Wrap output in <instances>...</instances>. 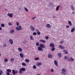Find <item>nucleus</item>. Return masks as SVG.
<instances>
[{
  "label": "nucleus",
  "instance_id": "obj_41",
  "mask_svg": "<svg viewBox=\"0 0 75 75\" xmlns=\"http://www.w3.org/2000/svg\"><path fill=\"white\" fill-rule=\"evenodd\" d=\"M33 34L34 35H37V33H36L35 32H34Z\"/></svg>",
  "mask_w": 75,
  "mask_h": 75
},
{
  "label": "nucleus",
  "instance_id": "obj_1",
  "mask_svg": "<svg viewBox=\"0 0 75 75\" xmlns=\"http://www.w3.org/2000/svg\"><path fill=\"white\" fill-rule=\"evenodd\" d=\"M25 71V69L24 67H22L20 69L19 71V73L20 74H21L23 73V71Z\"/></svg>",
  "mask_w": 75,
  "mask_h": 75
},
{
  "label": "nucleus",
  "instance_id": "obj_43",
  "mask_svg": "<svg viewBox=\"0 0 75 75\" xmlns=\"http://www.w3.org/2000/svg\"><path fill=\"white\" fill-rule=\"evenodd\" d=\"M64 58H65V59H67L68 58V57H67V56H65Z\"/></svg>",
  "mask_w": 75,
  "mask_h": 75
},
{
  "label": "nucleus",
  "instance_id": "obj_58",
  "mask_svg": "<svg viewBox=\"0 0 75 75\" xmlns=\"http://www.w3.org/2000/svg\"><path fill=\"white\" fill-rule=\"evenodd\" d=\"M10 75H12V74H10Z\"/></svg>",
  "mask_w": 75,
  "mask_h": 75
},
{
  "label": "nucleus",
  "instance_id": "obj_47",
  "mask_svg": "<svg viewBox=\"0 0 75 75\" xmlns=\"http://www.w3.org/2000/svg\"><path fill=\"white\" fill-rule=\"evenodd\" d=\"M6 74L7 75H10V73L9 72H6Z\"/></svg>",
  "mask_w": 75,
  "mask_h": 75
},
{
  "label": "nucleus",
  "instance_id": "obj_22",
  "mask_svg": "<svg viewBox=\"0 0 75 75\" xmlns=\"http://www.w3.org/2000/svg\"><path fill=\"white\" fill-rule=\"evenodd\" d=\"M75 31V28H73L71 30V33H73V32H74Z\"/></svg>",
  "mask_w": 75,
  "mask_h": 75
},
{
  "label": "nucleus",
  "instance_id": "obj_21",
  "mask_svg": "<svg viewBox=\"0 0 75 75\" xmlns=\"http://www.w3.org/2000/svg\"><path fill=\"white\" fill-rule=\"evenodd\" d=\"M48 58H51L52 57V55L50 54H49L48 55Z\"/></svg>",
  "mask_w": 75,
  "mask_h": 75
},
{
  "label": "nucleus",
  "instance_id": "obj_6",
  "mask_svg": "<svg viewBox=\"0 0 75 75\" xmlns=\"http://www.w3.org/2000/svg\"><path fill=\"white\" fill-rule=\"evenodd\" d=\"M59 48H60V49H61V50H64V49H65V47H62V46L61 45L59 46Z\"/></svg>",
  "mask_w": 75,
  "mask_h": 75
},
{
  "label": "nucleus",
  "instance_id": "obj_26",
  "mask_svg": "<svg viewBox=\"0 0 75 75\" xmlns=\"http://www.w3.org/2000/svg\"><path fill=\"white\" fill-rule=\"evenodd\" d=\"M14 59L13 58H11V62H14Z\"/></svg>",
  "mask_w": 75,
  "mask_h": 75
},
{
  "label": "nucleus",
  "instance_id": "obj_2",
  "mask_svg": "<svg viewBox=\"0 0 75 75\" xmlns=\"http://www.w3.org/2000/svg\"><path fill=\"white\" fill-rule=\"evenodd\" d=\"M21 26H18L17 27H16V29L17 31H20L22 30V29L21 28Z\"/></svg>",
  "mask_w": 75,
  "mask_h": 75
},
{
  "label": "nucleus",
  "instance_id": "obj_17",
  "mask_svg": "<svg viewBox=\"0 0 75 75\" xmlns=\"http://www.w3.org/2000/svg\"><path fill=\"white\" fill-rule=\"evenodd\" d=\"M63 52H64L65 54H68V52H67V51L66 50H64L63 51Z\"/></svg>",
  "mask_w": 75,
  "mask_h": 75
},
{
  "label": "nucleus",
  "instance_id": "obj_42",
  "mask_svg": "<svg viewBox=\"0 0 75 75\" xmlns=\"http://www.w3.org/2000/svg\"><path fill=\"white\" fill-rule=\"evenodd\" d=\"M8 24L9 25H12V23L10 22H9L8 23Z\"/></svg>",
  "mask_w": 75,
  "mask_h": 75
},
{
  "label": "nucleus",
  "instance_id": "obj_51",
  "mask_svg": "<svg viewBox=\"0 0 75 75\" xmlns=\"http://www.w3.org/2000/svg\"><path fill=\"white\" fill-rule=\"evenodd\" d=\"M36 31L37 32V33L39 32V30L38 29H36Z\"/></svg>",
  "mask_w": 75,
  "mask_h": 75
},
{
  "label": "nucleus",
  "instance_id": "obj_29",
  "mask_svg": "<svg viewBox=\"0 0 75 75\" xmlns=\"http://www.w3.org/2000/svg\"><path fill=\"white\" fill-rule=\"evenodd\" d=\"M30 38L31 40H33V37L32 35L30 36Z\"/></svg>",
  "mask_w": 75,
  "mask_h": 75
},
{
  "label": "nucleus",
  "instance_id": "obj_4",
  "mask_svg": "<svg viewBox=\"0 0 75 75\" xmlns=\"http://www.w3.org/2000/svg\"><path fill=\"white\" fill-rule=\"evenodd\" d=\"M30 28L31 29V31H34V30H35V28H34V27L33 26L31 25L30 26Z\"/></svg>",
  "mask_w": 75,
  "mask_h": 75
},
{
  "label": "nucleus",
  "instance_id": "obj_8",
  "mask_svg": "<svg viewBox=\"0 0 75 75\" xmlns=\"http://www.w3.org/2000/svg\"><path fill=\"white\" fill-rule=\"evenodd\" d=\"M46 27L47 28H51V25L49 24H47L46 25Z\"/></svg>",
  "mask_w": 75,
  "mask_h": 75
},
{
  "label": "nucleus",
  "instance_id": "obj_14",
  "mask_svg": "<svg viewBox=\"0 0 75 75\" xmlns=\"http://www.w3.org/2000/svg\"><path fill=\"white\" fill-rule=\"evenodd\" d=\"M54 64L55 65H56L57 67H58V63L57 62V61L56 60H54Z\"/></svg>",
  "mask_w": 75,
  "mask_h": 75
},
{
  "label": "nucleus",
  "instance_id": "obj_36",
  "mask_svg": "<svg viewBox=\"0 0 75 75\" xmlns=\"http://www.w3.org/2000/svg\"><path fill=\"white\" fill-rule=\"evenodd\" d=\"M4 61L5 62H7L8 61V59H4Z\"/></svg>",
  "mask_w": 75,
  "mask_h": 75
},
{
  "label": "nucleus",
  "instance_id": "obj_12",
  "mask_svg": "<svg viewBox=\"0 0 75 75\" xmlns=\"http://www.w3.org/2000/svg\"><path fill=\"white\" fill-rule=\"evenodd\" d=\"M36 66L37 67L38 66H40V65H41V63L39 62H37V63L36 64Z\"/></svg>",
  "mask_w": 75,
  "mask_h": 75
},
{
  "label": "nucleus",
  "instance_id": "obj_15",
  "mask_svg": "<svg viewBox=\"0 0 75 75\" xmlns=\"http://www.w3.org/2000/svg\"><path fill=\"white\" fill-rule=\"evenodd\" d=\"M68 24L70 25V26H72V23L71 22V21H68Z\"/></svg>",
  "mask_w": 75,
  "mask_h": 75
},
{
  "label": "nucleus",
  "instance_id": "obj_32",
  "mask_svg": "<svg viewBox=\"0 0 75 75\" xmlns=\"http://www.w3.org/2000/svg\"><path fill=\"white\" fill-rule=\"evenodd\" d=\"M7 71V72H11V71L10 70V69H7L6 70Z\"/></svg>",
  "mask_w": 75,
  "mask_h": 75
},
{
  "label": "nucleus",
  "instance_id": "obj_44",
  "mask_svg": "<svg viewBox=\"0 0 75 75\" xmlns=\"http://www.w3.org/2000/svg\"><path fill=\"white\" fill-rule=\"evenodd\" d=\"M45 39H46V40H48V36H46L45 37Z\"/></svg>",
  "mask_w": 75,
  "mask_h": 75
},
{
  "label": "nucleus",
  "instance_id": "obj_24",
  "mask_svg": "<svg viewBox=\"0 0 75 75\" xmlns=\"http://www.w3.org/2000/svg\"><path fill=\"white\" fill-rule=\"evenodd\" d=\"M12 73L13 74V75H15L16 74V71L15 70H12Z\"/></svg>",
  "mask_w": 75,
  "mask_h": 75
},
{
  "label": "nucleus",
  "instance_id": "obj_39",
  "mask_svg": "<svg viewBox=\"0 0 75 75\" xmlns=\"http://www.w3.org/2000/svg\"><path fill=\"white\" fill-rule=\"evenodd\" d=\"M37 33L38 35H40V34H41V33L39 31L37 32Z\"/></svg>",
  "mask_w": 75,
  "mask_h": 75
},
{
  "label": "nucleus",
  "instance_id": "obj_20",
  "mask_svg": "<svg viewBox=\"0 0 75 75\" xmlns=\"http://www.w3.org/2000/svg\"><path fill=\"white\" fill-rule=\"evenodd\" d=\"M10 31V34H13V33H14V30H11Z\"/></svg>",
  "mask_w": 75,
  "mask_h": 75
},
{
  "label": "nucleus",
  "instance_id": "obj_23",
  "mask_svg": "<svg viewBox=\"0 0 75 75\" xmlns=\"http://www.w3.org/2000/svg\"><path fill=\"white\" fill-rule=\"evenodd\" d=\"M22 65H23V66H27V64H26L25 63H22Z\"/></svg>",
  "mask_w": 75,
  "mask_h": 75
},
{
  "label": "nucleus",
  "instance_id": "obj_27",
  "mask_svg": "<svg viewBox=\"0 0 75 75\" xmlns=\"http://www.w3.org/2000/svg\"><path fill=\"white\" fill-rule=\"evenodd\" d=\"M58 56L59 57V58L61 57V53H59L58 54Z\"/></svg>",
  "mask_w": 75,
  "mask_h": 75
},
{
  "label": "nucleus",
  "instance_id": "obj_57",
  "mask_svg": "<svg viewBox=\"0 0 75 75\" xmlns=\"http://www.w3.org/2000/svg\"><path fill=\"white\" fill-rule=\"evenodd\" d=\"M0 56H1V54L0 53Z\"/></svg>",
  "mask_w": 75,
  "mask_h": 75
},
{
  "label": "nucleus",
  "instance_id": "obj_56",
  "mask_svg": "<svg viewBox=\"0 0 75 75\" xmlns=\"http://www.w3.org/2000/svg\"><path fill=\"white\" fill-rule=\"evenodd\" d=\"M53 17H54V18H55V16H53Z\"/></svg>",
  "mask_w": 75,
  "mask_h": 75
},
{
  "label": "nucleus",
  "instance_id": "obj_7",
  "mask_svg": "<svg viewBox=\"0 0 75 75\" xmlns=\"http://www.w3.org/2000/svg\"><path fill=\"white\" fill-rule=\"evenodd\" d=\"M38 50L39 51H43V49L42 48V47H38Z\"/></svg>",
  "mask_w": 75,
  "mask_h": 75
},
{
  "label": "nucleus",
  "instance_id": "obj_50",
  "mask_svg": "<svg viewBox=\"0 0 75 75\" xmlns=\"http://www.w3.org/2000/svg\"><path fill=\"white\" fill-rule=\"evenodd\" d=\"M67 28H69V25H67Z\"/></svg>",
  "mask_w": 75,
  "mask_h": 75
},
{
  "label": "nucleus",
  "instance_id": "obj_52",
  "mask_svg": "<svg viewBox=\"0 0 75 75\" xmlns=\"http://www.w3.org/2000/svg\"><path fill=\"white\" fill-rule=\"evenodd\" d=\"M51 72H54V70H53V69H52L51 70Z\"/></svg>",
  "mask_w": 75,
  "mask_h": 75
},
{
  "label": "nucleus",
  "instance_id": "obj_54",
  "mask_svg": "<svg viewBox=\"0 0 75 75\" xmlns=\"http://www.w3.org/2000/svg\"><path fill=\"white\" fill-rule=\"evenodd\" d=\"M0 30H2V28L0 27Z\"/></svg>",
  "mask_w": 75,
  "mask_h": 75
},
{
  "label": "nucleus",
  "instance_id": "obj_55",
  "mask_svg": "<svg viewBox=\"0 0 75 75\" xmlns=\"http://www.w3.org/2000/svg\"><path fill=\"white\" fill-rule=\"evenodd\" d=\"M74 12H72V14H74Z\"/></svg>",
  "mask_w": 75,
  "mask_h": 75
},
{
  "label": "nucleus",
  "instance_id": "obj_38",
  "mask_svg": "<svg viewBox=\"0 0 75 75\" xmlns=\"http://www.w3.org/2000/svg\"><path fill=\"white\" fill-rule=\"evenodd\" d=\"M71 8L72 9V10H75V9H74V8L73 7V6L72 5L71 6Z\"/></svg>",
  "mask_w": 75,
  "mask_h": 75
},
{
  "label": "nucleus",
  "instance_id": "obj_34",
  "mask_svg": "<svg viewBox=\"0 0 75 75\" xmlns=\"http://www.w3.org/2000/svg\"><path fill=\"white\" fill-rule=\"evenodd\" d=\"M3 46L4 47H7V44H4Z\"/></svg>",
  "mask_w": 75,
  "mask_h": 75
},
{
  "label": "nucleus",
  "instance_id": "obj_5",
  "mask_svg": "<svg viewBox=\"0 0 75 75\" xmlns=\"http://www.w3.org/2000/svg\"><path fill=\"white\" fill-rule=\"evenodd\" d=\"M7 16L9 17H13V13H8L7 14Z\"/></svg>",
  "mask_w": 75,
  "mask_h": 75
},
{
  "label": "nucleus",
  "instance_id": "obj_40",
  "mask_svg": "<svg viewBox=\"0 0 75 75\" xmlns=\"http://www.w3.org/2000/svg\"><path fill=\"white\" fill-rule=\"evenodd\" d=\"M3 74V71H0V75H1Z\"/></svg>",
  "mask_w": 75,
  "mask_h": 75
},
{
  "label": "nucleus",
  "instance_id": "obj_11",
  "mask_svg": "<svg viewBox=\"0 0 75 75\" xmlns=\"http://www.w3.org/2000/svg\"><path fill=\"white\" fill-rule=\"evenodd\" d=\"M39 47H41V48H44V45L43 44H40Z\"/></svg>",
  "mask_w": 75,
  "mask_h": 75
},
{
  "label": "nucleus",
  "instance_id": "obj_30",
  "mask_svg": "<svg viewBox=\"0 0 75 75\" xmlns=\"http://www.w3.org/2000/svg\"><path fill=\"white\" fill-rule=\"evenodd\" d=\"M36 46H39L40 44H39V42H36Z\"/></svg>",
  "mask_w": 75,
  "mask_h": 75
},
{
  "label": "nucleus",
  "instance_id": "obj_28",
  "mask_svg": "<svg viewBox=\"0 0 75 75\" xmlns=\"http://www.w3.org/2000/svg\"><path fill=\"white\" fill-rule=\"evenodd\" d=\"M59 6H58L56 8V11H58L59 10Z\"/></svg>",
  "mask_w": 75,
  "mask_h": 75
},
{
  "label": "nucleus",
  "instance_id": "obj_45",
  "mask_svg": "<svg viewBox=\"0 0 75 75\" xmlns=\"http://www.w3.org/2000/svg\"><path fill=\"white\" fill-rule=\"evenodd\" d=\"M63 42H64V41H61L60 42V44H62Z\"/></svg>",
  "mask_w": 75,
  "mask_h": 75
},
{
  "label": "nucleus",
  "instance_id": "obj_33",
  "mask_svg": "<svg viewBox=\"0 0 75 75\" xmlns=\"http://www.w3.org/2000/svg\"><path fill=\"white\" fill-rule=\"evenodd\" d=\"M33 68L34 69H37V67H36V66L35 65L33 66Z\"/></svg>",
  "mask_w": 75,
  "mask_h": 75
},
{
  "label": "nucleus",
  "instance_id": "obj_35",
  "mask_svg": "<svg viewBox=\"0 0 75 75\" xmlns=\"http://www.w3.org/2000/svg\"><path fill=\"white\" fill-rule=\"evenodd\" d=\"M1 27H4V26H5V25L3 24H1Z\"/></svg>",
  "mask_w": 75,
  "mask_h": 75
},
{
  "label": "nucleus",
  "instance_id": "obj_18",
  "mask_svg": "<svg viewBox=\"0 0 75 75\" xmlns=\"http://www.w3.org/2000/svg\"><path fill=\"white\" fill-rule=\"evenodd\" d=\"M20 57H21V58H23V53H20Z\"/></svg>",
  "mask_w": 75,
  "mask_h": 75
},
{
  "label": "nucleus",
  "instance_id": "obj_53",
  "mask_svg": "<svg viewBox=\"0 0 75 75\" xmlns=\"http://www.w3.org/2000/svg\"><path fill=\"white\" fill-rule=\"evenodd\" d=\"M15 73L16 74L18 73V71H17V70H16V71L15 72Z\"/></svg>",
  "mask_w": 75,
  "mask_h": 75
},
{
  "label": "nucleus",
  "instance_id": "obj_48",
  "mask_svg": "<svg viewBox=\"0 0 75 75\" xmlns=\"http://www.w3.org/2000/svg\"><path fill=\"white\" fill-rule=\"evenodd\" d=\"M16 25H17V26H18V25H19V23L17 22H16Z\"/></svg>",
  "mask_w": 75,
  "mask_h": 75
},
{
  "label": "nucleus",
  "instance_id": "obj_13",
  "mask_svg": "<svg viewBox=\"0 0 75 75\" xmlns=\"http://www.w3.org/2000/svg\"><path fill=\"white\" fill-rule=\"evenodd\" d=\"M50 47H52V48H53V47H55L54 44L53 43H50Z\"/></svg>",
  "mask_w": 75,
  "mask_h": 75
},
{
  "label": "nucleus",
  "instance_id": "obj_10",
  "mask_svg": "<svg viewBox=\"0 0 75 75\" xmlns=\"http://www.w3.org/2000/svg\"><path fill=\"white\" fill-rule=\"evenodd\" d=\"M74 59L71 57L69 59H68V61H74Z\"/></svg>",
  "mask_w": 75,
  "mask_h": 75
},
{
  "label": "nucleus",
  "instance_id": "obj_37",
  "mask_svg": "<svg viewBox=\"0 0 75 75\" xmlns=\"http://www.w3.org/2000/svg\"><path fill=\"white\" fill-rule=\"evenodd\" d=\"M55 50V47H53L52 49V51H54Z\"/></svg>",
  "mask_w": 75,
  "mask_h": 75
},
{
  "label": "nucleus",
  "instance_id": "obj_16",
  "mask_svg": "<svg viewBox=\"0 0 75 75\" xmlns=\"http://www.w3.org/2000/svg\"><path fill=\"white\" fill-rule=\"evenodd\" d=\"M18 49L19 51H20V52H22V51H23V49H22L21 48H18Z\"/></svg>",
  "mask_w": 75,
  "mask_h": 75
},
{
  "label": "nucleus",
  "instance_id": "obj_46",
  "mask_svg": "<svg viewBox=\"0 0 75 75\" xmlns=\"http://www.w3.org/2000/svg\"><path fill=\"white\" fill-rule=\"evenodd\" d=\"M35 60H38L39 59V58H37L35 59Z\"/></svg>",
  "mask_w": 75,
  "mask_h": 75
},
{
  "label": "nucleus",
  "instance_id": "obj_19",
  "mask_svg": "<svg viewBox=\"0 0 75 75\" xmlns=\"http://www.w3.org/2000/svg\"><path fill=\"white\" fill-rule=\"evenodd\" d=\"M40 42H43V43H45V41L44 40H40Z\"/></svg>",
  "mask_w": 75,
  "mask_h": 75
},
{
  "label": "nucleus",
  "instance_id": "obj_9",
  "mask_svg": "<svg viewBox=\"0 0 75 75\" xmlns=\"http://www.w3.org/2000/svg\"><path fill=\"white\" fill-rule=\"evenodd\" d=\"M9 42L10 44H11V45H12V44H13V40L10 39L9 40Z\"/></svg>",
  "mask_w": 75,
  "mask_h": 75
},
{
  "label": "nucleus",
  "instance_id": "obj_59",
  "mask_svg": "<svg viewBox=\"0 0 75 75\" xmlns=\"http://www.w3.org/2000/svg\"><path fill=\"white\" fill-rule=\"evenodd\" d=\"M6 10L7 9H6Z\"/></svg>",
  "mask_w": 75,
  "mask_h": 75
},
{
  "label": "nucleus",
  "instance_id": "obj_25",
  "mask_svg": "<svg viewBox=\"0 0 75 75\" xmlns=\"http://www.w3.org/2000/svg\"><path fill=\"white\" fill-rule=\"evenodd\" d=\"M25 62H30V61L28 59H26L25 60Z\"/></svg>",
  "mask_w": 75,
  "mask_h": 75
},
{
  "label": "nucleus",
  "instance_id": "obj_31",
  "mask_svg": "<svg viewBox=\"0 0 75 75\" xmlns=\"http://www.w3.org/2000/svg\"><path fill=\"white\" fill-rule=\"evenodd\" d=\"M25 11H26L27 12H28V9H27V8H24Z\"/></svg>",
  "mask_w": 75,
  "mask_h": 75
},
{
  "label": "nucleus",
  "instance_id": "obj_3",
  "mask_svg": "<svg viewBox=\"0 0 75 75\" xmlns=\"http://www.w3.org/2000/svg\"><path fill=\"white\" fill-rule=\"evenodd\" d=\"M62 74H63L64 75H65V72H66V70L65 68H63L62 69Z\"/></svg>",
  "mask_w": 75,
  "mask_h": 75
},
{
  "label": "nucleus",
  "instance_id": "obj_49",
  "mask_svg": "<svg viewBox=\"0 0 75 75\" xmlns=\"http://www.w3.org/2000/svg\"><path fill=\"white\" fill-rule=\"evenodd\" d=\"M32 18L33 20H34L35 18V16L34 17Z\"/></svg>",
  "mask_w": 75,
  "mask_h": 75
}]
</instances>
